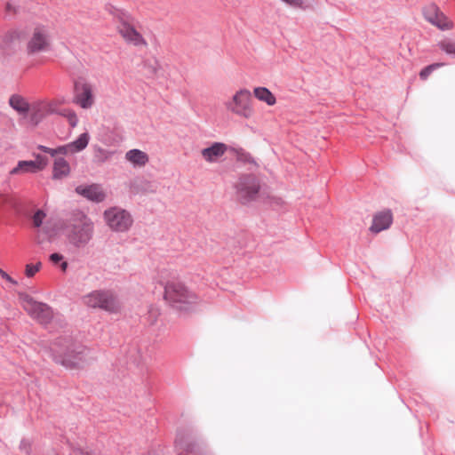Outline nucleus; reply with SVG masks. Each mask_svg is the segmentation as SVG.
<instances>
[{
    "mask_svg": "<svg viewBox=\"0 0 455 455\" xmlns=\"http://www.w3.org/2000/svg\"><path fill=\"white\" fill-rule=\"evenodd\" d=\"M28 314L43 325L49 324L53 318L52 308L48 304L40 301L33 307H29Z\"/></svg>",
    "mask_w": 455,
    "mask_h": 455,
    "instance_id": "ddd939ff",
    "label": "nucleus"
},
{
    "mask_svg": "<svg viewBox=\"0 0 455 455\" xmlns=\"http://www.w3.org/2000/svg\"><path fill=\"white\" fill-rule=\"evenodd\" d=\"M283 3L290 6L293 7H299L302 5L303 1L302 0H282Z\"/></svg>",
    "mask_w": 455,
    "mask_h": 455,
    "instance_id": "58836bf2",
    "label": "nucleus"
},
{
    "mask_svg": "<svg viewBox=\"0 0 455 455\" xmlns=\"http://www.w3.org/2000/svg\"><path fill=\"white\" fill-rule=\"evenodd\" d=\"M70 172V165L63 156H57L52 166V179L61 180Z\"/></svg>",
    "mask_w": 455,
    "mask_h": 455,
    "instance_id": "dca6fc26",
    "label": "nucleus"
},
{
    "mask_svg": "<svg viewBox=\"0 0 455 455\" xmlns=\"http://www.w3.org/2000/svg\"><path fill=\"white\" fill-rule=\"evenodd\" d=\"M41 267L42 263L40 261H38L36 264H27L25 270L26 276L28 278L33 277L36 273L40 270Z\"/></svg>",
    "mask_w": 455,
    "mask_h": 455,
    "instance_id": "c756f323",
    "label": "nucleus"
},
{
    "mask_svg": "<svg viewBox=\"0 0 455 455\" xmlns=\"http://www.w3.org/2000/svg\"><path fill=\"white\" fill-rule=\"evenodd\" d=\"M74 455H99L95 451H84L81 448L76 449L73 451Z\"/></svg>",
    "mask_w": 455,
    "mask_h": 455,
    "instance_id": "e433bc0d",
    "label": "nucleus"
},
{
    "mask_svg": "<svg viewBox=\"0 0 455 455\" xmlns=\"http://www.w3.org/2000/svg\"><path fill=\"white\" fill-rule=\"evenodd\" d=\"M145 455H160L158 451L155 450L148 451Z\"/></svg>",
    "mask_w": 455,
    "mask_h": 455,
    "instance_id": "c03bdc74",
    "label": "nucleus"
},
{
    "mask_svg": "<svg viewBox=\"0 0 455 455\" xmlns=\"http://www.w3.org/2000/svg\"><path fill=\"white\" fill-rule=\"evenodd\" d=\"M71 153V148L69 147V143L66 145H60L54 148V156L57 155H68Z\"/></svg>",
    "mask_w": 455,
    "mask_h": 455,
    "instance_id": "473e14b6",
    "label": "nucleus"
},
{
    "mask_svg": "<svg viewBox=\"0 0 455 455\" xmlns=\"http://www.w3.org/2000/svg\"><path fill=\"white\" fill-rule=\"evenodd\" d=\"M49 37L44 27H36L34 29L33 35L27 44V51L28 54H35L40 52L46 51L49 47Z\"/></svg>",
    "mask_w": 455,
    "mask_h": 455,
    "instance_id": "9d476101",
    "label": "nucleus"
},
{
    "mask_svg": "<svg viewBox=\"0 0 455 455\" xmlns=\"http://www.w3.org/2000/svg\"><path fill=\"white\" fill-rule=\"evenodd\" d=\"M75 102L82 108H91L94 102L92 89L90 84L84 79L76 80L74 83Z\"/></svg>",
    "mask_w": 455,
    "mask_h": 455,
    "instance_id": "1a4fd4ad",
    "label": "nucleus"
},
{
    "mask_svg": "<svg viewBox=\"0 0 455 455\" xmlns=\"http://www.w3.org/2000/svg\"><path fill=\"white\" fill-rule=\"evenodd\" d=\"M52 455H59V454H57V453H53Z\"/></svg>",
    "mask_w": 455,
    "mask_h": 455,
    "instance_id": "de8ad7c7",
    "label": "nucleus"
},
{
    "mask_svg": "<svg viewBox=\"0 0 455 455\" xmlns=\"http://www.w3.org/2000/svg\"><path fill=\"white\" fill-rule=\"evenodd\" d=\"M99 151H100V153L105 152L102 148H99Z\"/></svg>",
    "mask_w": 455,
    "mask_h": 455,
    "instance_id": "49530a36",
    "label": "nucleus"
},
{
    "mask_svg": "<svg viewBox=\"0 0 455 455\" xmlns=\"http://www.w3.org/2000/svg\"><path fill=\"white\" fill-rule=\"evenodd\" d=\"M37 149L54 157V148H51L44 145H38Z\"/></svg>",
    "mask_w": 455,
    "mask_h": 455,
    "instance_id": "4c0bfd02",
    "label": "nucleus"
},
{
    "mask_svg": "<svg viewBox=\"0 0 455 455\" xmlns=\"http://www.w3.org/2000/svg\"><path fill=\"white\" fill-rule=\"evenodd\" d=\"M438 48L451 58H455V42L444 39L437 44Z\"/></svg>",
    "mask_w": 455,
    "mask_h": 455,
    "instance_id": "a878e982",
    "label": "nucleus"
},
{
    "mask_svg": "<svg viewBox=\"0 0 455 455\" xmlns=\"http://www.w3.org/2000/svg\"><path fill=\"white\" fill-rule=\"evenodd\" d=\"M46 216L47 213L44 210L37 209L30 217L32 227L35 228H42L44 220L46 218Z\"/></svg>",
    "mask_w": 455,
    "mask_h": 455,
    "instance_id": "bb28decb",
    "label": "nucleus"
},
{
    "mask_svg": "<svg viewBox=\"0 0 455 455\" xmlns=\"http://www.w3.org/2000/svg\"><path fill=\"white\" fill-rule=\"evenodd\" d=\"M9 105L23 116H27L30 110L29 103L20 94H12L9 99Z\"/></svg>",
    "mask_w": 455,
    "mask_h": 455,
    "instance_id": "f3484780",
    "label": "nucleus"
},
{
    "mask_svg": "<svg viewBox=\"0 0 455 455\" xmlns=\"http://www.w3.org/2000/svg\"><path fill=\"white\" fill-rule=\"evenodd\" d=\"M254 97L259 101L265 102L267 106H274L276 103V98L274 93L267 87L259 86L253 90Z\"/></svg>",
    "mask_w": 455,
    "mask_h": 455,
    "instance_id": "aec40b11",
    "label": "nucleus"
},
{
    "mask_svg": "<svg viewBox=\"0 0 455 455\" xmlns=\"http://www.w3.org/2000/svg\"><path fill=\"white\" fill-rule=\"evenodd\" d=\"M175 448L182 450L178 455H211L204 447V443L200 442L192 429L179 428L175 439Z\"/></svg>",
    "mask_w": 455,
    "mask_h": 455,
    "instance_id": "39448f33",
    "label": "nucleus"
},
{
    "mask_svg": "<svg viewBox=\"0 0 455 455\" xmlns=\"http://www.w3.org/2000/svg\"><path fill=\"white\" fill-rule=\"evenodd\" d=\"M84 299L88 307L100 308L110 313H116L121 307L116 295L110 290L92 291L84 296Z\"/></svg>",
    "mask_w": 455,
    "mask_h": 455,
    "instance_id": "423d86ee",
    "label": "nucleus"
},
{
    "mask_svg": "<svg viewBox=\"0 0 455 455\" xmlns=\"http://www.w3.org/2000/svg\"><path fill=\"white\" fill-rule=\"evenodd\" d=\"M67 120L69 124V125L74 128L78 124V118H77V116L76 114V112L74 110H71L70 112H67Z\"/></svg>",
    "mask_w": 455,
    "mask_h": 455,
    "instance_id": "72a5a7b5",
    "label": "nucleus"
},
{
    "mask_svg": "<svg viewBox=\"0 0 455 455\" xmlns=\"http://www.w3.org/2000/svg\"><path fill=\"white\" fill-rule=\"evenodd\" d=\"M251 93L249 90L240 89L232 97V100L226 103V107L233 113L244 118H250L253 114V109L250 107Z\"/></svg>",
    "mask_w": 455,
    "mask_h": 455,
    "instance_id": "6e6552de",
    "label": "nucleus"
},
{
    "mask_svg": "<svg viewBox=\"0 0 455 455\" xmlns=\"http://www.w3.org/2000/svg\"><path fill=\"white\" fill-rule=\"evenodd\" d=\"M90 134L87 132L81 133L75 140L69 143L71 154L83 151L88 146Z\"/></svg>",
    "mask_w": 455,
    "mask_h": 455,
    "instance_id": "412c9836",
    "label": "nucleus"
},
{
    "mask_svg": "<svg viewBox=\"0 0 455 455\" xmlns=\"http://www.w3.org/2000/svg\"><path fill=\"white\" fill-rule=\"evenodd\" d=\"M75 191L77 195L93 203H101L106 199V193L101 185L97 183L79 185Z\"/></svg>",
    "mask_w": 455,
    "mask_h": 455,
    "instance_id": "9b49d317",
    "label": "nucleus"
},
{
    "mask_svg": "<svg viewBox=\"0 0 455 455\" xmlns=\"http://www.w3.org/2000/svg\"><path fill=\"white\" fill-rule=\"evenodd\" d=\"M446 63L444 62H435L424 67L419 74V78L423 81L427 80L435 70L444 67Z\"/></svg>",
    "mask_w": 455,
    "mask_h": 455,
    "instance_id": "393cba45",
    "label": "nucleus"
},
{
    "mask_svg": "<svg viewBox=\"0 0 455 455\" xmlns=\"http://www.w3.org/2000/svg\"><path fill=\"white\" fill-rule=\"evenodd\" d=\"M427 20L431 24L435 25L442 31L449 30L453 27L452 22L448 21L446 16L443 13H441V15L435 13L434 17H429Z\"/></svg>",
    "mask_w": 455,
    "mask_h": 455,
    "instance_id": "4be33fe9",
    "label": "nucleus"
},
{
    "mask_svg": "<svg viewBox=\"0 0 455 455\" xmlns=\"http://www.w3.org/2000/svg\"><path fill=\"white\" fill-rule=\"evenodd\" d=\"M60 267L61 269L62 272H66L68 267V261L66 260H62L60 263Z\"/></svg>",
    "mask_w": 455,
    "mask_h": 455,
    "instance_id": "79ce46f5",
    "label": "nucleus"
},
{
    "mask_svg": "<svg viewBox=\"0 0 455 455\" xmlns=\"http://www.w3.org/2000/svg\"><path fill=\"white\" fill-rule=\"evenodd\" d=\"M41 172L38 168L37 164L34 162V160H20L18 162L17 165L10 172L11 174H19V173H37Z\"/></svg>",
    "mask_w": 455,
    "mask_h": 455,
    "instance_id": "6ab92c4d",
    "label": "nucleus"
},
{
    "mask_svg": "<svg viewBox=\"0 0 455 455\" xmlns=\"http://www.w3.org/2000/svg\"><path fill=\"white\" fill-rule=\"evenodd\" d=\"M19 36H18V34L16 31H11V32H8L6 35H5V39L8 41V42H12L13 40L17 39Z\"/></svg>",
    "mask_w": 455,
    "mask_h": 455,
    "instance_id": "ea45409f",
    "label": "nucleus"
},
{
    "mask_svg": "<svg viewBox=\"0 0 455 455\" xmlns=\"http://www.w3.org/2000/svg\"><path fill=\"white\" fill-rule=\"evenodd\" d=\"M162 285L164 286V299L180 316L196 311L198 297L195 292L189 291L183 283L171 280Z\"/></svg>",
    "mask_w": 455,
    "mask_h": 455,
    "instance_id": "f03ea898",
    "label": "nucleus"
},
{
    "mask_svg": "<svg viewBox=\"0 0 455 455\" xmlns=\"http://www.w3.org/2000/svg\"><path fill=\"white\" fill-rule=\"evenodd\" d=\"M393 223V213L390 209H386L378 212L373 215L372 224L370 227V231L373 234H379L390 228Z\"/></svg>",
    "mask_w": 455,
    "mask_h": 455,
    "instance_id": "4468645a",
    "label": "nucleus"
},
{
    "mask_svg": "<svg viewBox=\"0 0 455 455\" xmlns=\"http://www.w3.org/2000/svg\"><path fill=\"white\" fill-rule=\"evenodd\" d=\"M159 315V309L156 307L150 305L147 315L144 316V322L146 324L154 325L156 323Z\"/></svg>",
    "mask_w": 455,
    "mask_h": 455,
    "instance_id": "cd10ccee",
    "label": "nucleus"
},
{
    "mask_svg": "<svg viewBox=\"0 0 455 455\" xmlns=\"http://www.w3.org/2000/svg\"><path fill=\"white\" fill-rule=\"evenodd\" d=\"M228 146L223 142H213L201 151L202 156L209 163L217 162L227 151Z\"/></svg>",
    "mask_w": 455,
    "mask_h": 455,
    "instance_id": "2eb2a0df",
    "label": "nucleus"
},
{
    "mask_svg": "<svg viewBox=\"0 0 455 455\" xmlns=\"http://www.w3.org/2000/svg\"><path fill=\"white\" fill-rule=\"evenodd\" d=\"M50 260L52 264L58 265L64 260V256L60 252H53L50 255Z\"/></svg>",
    "mask_w": 455,
    "mask_h": 455,
    "instance_id": "f704fd0d",
    "label": "nucleus"
},
{
    "mask_svg": "<svg viewBox=\"0 0 455 455\" xmlns=\"http://www.w3.org/2000/svg\"><path fill=\"white\" fill-rule=\"evenodd\" d=\"M19 300L22 303L24 310L28 313L29 307H33L38 301L36 300L31 295L24 291L17 292Z\"/></svg>",
    "mask_w": 455,
    "mask_h": 455,
    "instance_id": "b1692460",
    "label": "nucleus"
},
{
    "mask_svg": "<svg viewBox=\"0 0 455 455\" xmlns=\"http://www.w3.org/2000/svg\"><path fill=\"white\" fill-rule=\"evenodd\" d=\"M11 8H12V5H11V4H9V3H8V4H6V9H7V10H11Z\"/></svg>",
    "mask_w": 455,
    "mask_h": 455,
    "instance_id": "a18cd8bd",
    "label": "nucleus"
},
{
    "mask_svg": "<svg viewBox=\"0 0 455 455\" xmlns=\"http://www.w3.org/2000/svg\"><path fill=\"white\" fill-rule=\"evenodd\" d=\"M19 449L25 455H31V451H32L31 441L27 438H22L20 443Z\"/></svg>",
    "mask_w": 455,
    "mask_h": 455,
    "instance_id": "7c9ffc66",
    "label": "nucleus"
},
{
    "mask_svg": "<svg viewBox=\"0 0 455 455\" xmlns=\"http://www.w3.org/2000/svg\"><path fill=\"white\" fill-rule=\"evenodd\" d=\"M35 156L34 162L37 164L38 168L43 171L48 164L49 159L47 156H43L41 154L33 153Z\"/></svg>",
    "mask_w": 455,
    "mask_h": 455,
    "instance_id": "2f4dec72",
    "label": "nucleus"
},
{
    "mask_svg": "<svg viewBox=\"0 0 455 455\" xmlns=\"http://www.w3.org/2000/svg\"><path fill=\"white\" fill-rule=\"evenodd\" d=\"M0 276L6 280L7 282L14 284V285H17L18 284V282L13 279L9 274H7L5 271H4L1 267H0Z\"/></svg>",
    "mask_w": 455,
    "mask_h": 455,
    "instance_id": "c9c22d12",
    "label": "nucleus"
},
{
    "mask_svg": "<svg viewBox=\"0 0 455 455\" xmlns=\"http://www.w3.org/2000/svg\"><path fill=\"white\" fill-rule=\"evenodd\" d=\"M64 235L69 244L76 249L85 247L93 235V222L82 211L76 210L62 226Z\"/></svg>",
    "mask_w": 455,
    "mask_h": 455,
    "instance_id": "7ed1b4c3",
    "label": "nucleus"
},
{
    "mask_svg": "<svg viewBox=\"0 0 455 455\" xmlns=\"http://www.w3.org/2000/svg\"><path fill=\"white\" fill-rule=\"evenodd\" d=\"M122 16L120 19V27L119 31L121 35L129 42H132L134 45H140V44H145L144 38L135 29L133 26H132L127 19L129 16L124 12L123 11H119Z\"/></svg>",
    "mask_w": 455,
    "mask_h": 455,
    "instance_id": "f8f14e48",
    "label": "nucleus"
},
{
    "mask_svg": "<svg viewBox=\"0 0 455 455\" xmlns=\"http://www.w3.org/2000/svg\"><path fill=\"white\" fill-rule=\"evenodd\" d=\"M41 234H44L48 238H52L54 235V230L51 228L50 227H43L41 228V230L39 231L36 240L38 244L43 243L45 241L44 237H41Z\"/></svg>",
    "mask_w": 455,
    "mask_h": 455,
    "instance_id": "c85d7f7f",
    "label": "nucleus"
},
{
    "mask_svg": "<svg viewBox=\"0 0 455 455\" xmlns=\"http://www.w3.org/2000/svg\"><path fill=\"white\" fill-rule=\"evenodd\" d=\"M108 226L116 232H126L133 223L131 213L119 207H111L104 212Z\"/></svg>",
    "mask_w": 455,
    "mask_h": 455,
    "instance_id": "0eeeda50",
    "label": "nucleus"
},
{
    "mask_svg": "<svg viewBox=\"0 0 455 455\" xmlns=\"http://www.w3.org/2000/svg\"><path fill=\"white\" fill-rule=\"evenodd\" d=\"M236 160L244 164H252L255 169L259 168V164L255 158L247 151L243 148L235 150Z\"/></svg>",
    "mask_w": 455,
    "mask_h": 455,
    "instance_id": "5701e85b",
    "label": "nucleus"
},
{
    "mask_svg": "<svg viewBox=\"0 0 455 455\" xmlns=\"http://www.w3.org/2000/svg\"><path fill=\"white\" fill-rule=\"evenodd\" d=\"M72 109L63 108L58 110L56 113L61 116L67 117V112H70Z\"/></svg>",
    "mask_w": 455,
    "mask_h": 455,
    "instance_id": "37998d69",
    "label": "nucleus"
},
{
    "mask_svg": "<svg viewBox=\"0 0 455 455\" xmlns=\"http://www.w3.org/2000/svg\"><path fill=\"white\" fill-rule=\"evenodd\" d=\"M236 201L243 205L255 202L261 189L259 179L252 173H243L234 185Z\"/></svg>",
    "mask_w": 455,
    "mask_h": 455,
    "instance_id": "20e7f679",
    "label": "nucleus"
},
{
    "mask_svg": "<svg viewBox=\"0 0 455 455\" xmlns=\"http://www.w3.org/2000/svg\"><path fill=\"white\" fill-rule=\"evenodd\" d=\"M87 348L72 335L65 333L57 337L51 348L54 363L67 369H78L85 361Z\"/></svg>",
    "mask_w": 455,
    "mask_h": 455,
    "instance_id": "f257e3e1",
    "label": "nucleus"
},
{
    "mask_svg": "<svg viewBox=\"0 0 455 455\" xmlns=\"http://www.w3.org/2000/svg\"><path fill=\"white\" fill-rule=\"evenodd\" d=\"M125 158L134 166L140 167L146 165L149 160L147 153L137 148L130 149L127 151L125 154Z\"/></svg>",
    "mask_w": 455,
    "mask_h": 455,
    "instance_id": "a211bd4d",
    "label": "nucleus"
},
{
    "mask_svg": "<svg viewBox=\"0 0 455 455\" xmlns=\"http://www.w3.org/2000/svg\"><path fill=\"white\" fill-rule=\"evenodd\" d=\"M30 122L35 124V125H37L38 123L40 122V118L38 116V114L37 113H33L31 114L30 116Z\"/></svg>",
    "mask_w": 455,
    "mask_h": 455,
    "instance_id": "a19ab883",
    "label": "nucleus"
}]
</instances>
